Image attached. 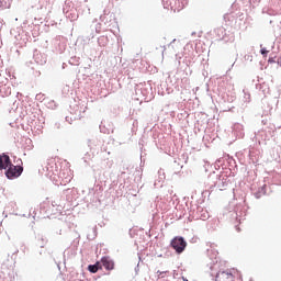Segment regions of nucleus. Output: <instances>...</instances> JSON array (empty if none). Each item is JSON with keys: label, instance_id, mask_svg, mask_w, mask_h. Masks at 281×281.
Listing matches in <instances>:
<instances>
[{"label": "nucleus", "instance_id": "obj_3", "mask_svg": "<svg viewBox=\"0 0 281 281\" xmlns=\"http://www.w3.org/2000/svg\"><path fill=\"white\" fill-rule=\"evenodd\" d=\"M171 247L178 254H183V251H186V247H188V243H186V239H183V237H175L171 240Z\"/></svg>", "mask_w": 281, "mask_h": 281}, {"label": "nucleus", "instance_id": "obj_4", "mask_svg": "<svg viewBox=\"0 0 281 281\" xmlns=\"http://www.w3.org/2000/svg\"><path fill=\"white\" fill-rule=\"evenodd\" d=\"M12 165V160H10V156L2 154L0 155V170H5L10 168Z\"/></svg>", "mask_w": 281, "mask_h": 281}, {"label": "nucleus", "instance_id": "obj_5", "mask_svg": "<svg viewBox=\"0 0 281 281\" xmlns=\"http://www.w3.org/2000/svg\"><path fill=\"white\" fill-rule=\"evenodd\" d=\"M101 265L106 269V271H113L115 269V262L110 257H102Z\"/></svg>", "mask_w": 281, "mask_h": 281}, {"label": "nucleus", "instance_id": "obj_6", "mask_svg": "<svg viewBox=\"0 0 281 281\" xmlns=\"http://www.w3.org/2000/svg\"><path fill=\"white\" fill-rule=\"evenodd\" d=\"M12 5V0H0V10H8Z\"/></svg>", "mask_w": 281, "mask_h": 281}, {"label": "nucleus", "instance_id": "obj_2", "mask_svg": "<svg viewBox=\"0 0 281 281\" xmlns=\"http://www.w3.org/2000/svg\"><path fill=\"white\" fill-rule=\"evenodd\" d=\"M23 175V166H14L11 164L5 171V176L8 179H19Z\"/></svg>", "mask_w": 281, "mask_h": 281}, {"label": "nucleus", "instance_id": "obj_1", "mask_svg": "<svg viewBox=\"0 0 281 281\" xmlns=\"http://www.w3.org/2000/svg\"><path fill=\"white\" fill-rule=\"evenodd\" d=\"M238 270L235 268L218 271L215 276V281H234L236 279Z\"/></svg>", "mask_w": 281, "mask_h": 281}, {"label": "nucleus", "instance_id": "obj_9", "mask_svg": "<svg viewBox=\"0 0 281 281\" xmlns=\"http://www.w3.org/2000/svg\"><path fill=\"white\" fill-rule=\"evenodd\" d=\"M157 273H158V278H164V273H168V271L161 272V271L158 270Z\"/></svg>", "mask_w": 281, "mask_h": 281}, {"label": "nucleus", "instance_id": "obj_10", "mask_svg": "<svg viewBox=\"0 0 281 281\" xmlns=\"http://www.w3.org/2000/svg\"><path fill=\"white\" fill-rule=\"evenodd\" d=\"M75 21H76V19H78V15H76L75 18H72Z\"/></svg>", "mask_w": 281, "mask_h": 281}, {"label": "nucleus", "instance_id": "obj_8", "mask_svg": "<svg viewBox=\"0 0 281 281\" xmlns=\"http://www.w3.org/2000/svg\"><path fill=\"white\" fill-rule=\"evenodd\" d=\"M261 54L262 56H267V54H269V50H267L266 48H261Z\"/></svg>", "mask_w": 281, "mask_h": 281}, {"label": "nucleus", "instance_id": "obj_7", "mask_svg": "<svg viewBox=\"0 0 281 281\" xmlns=\"http://www.w3.org/2000/svg\"><path fill=\"white\" fill-rule=\"evenodd\" d=\"M99 269H100V262L88 266V270L90 271V273H98Z\"/></svg>", "mask_w": 281, "mask_h": 281}]
</instances>
